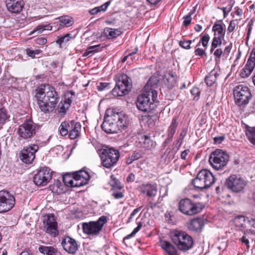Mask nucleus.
I'll return each mask as SVG.
<instances>
[{"label":"nucleus","mask_w":255,"mask_h":255,"mask_svg":"<svg viewBox=\"0 0 255 255\" xmlns=\"http://www.w3.org/2000/svg\"><path fill=\"white\" fill-rule=\"evenodd\" d=\"M245 235L242 237V238L240 239V241L244 244L247 248H249V241L248 238L247 237L246 234L244 233Z\"/></svg>","instance_id":"nucleus-61"},{"label":"nucleus","mask_w":255,"mask_h":255,"mask_svg":"<svg viewBox=\"0 0 255 255\" xmlns=\"http://www.w3.org/2000/svg\"><path fill=\"white\" fill-rule=\"evenodd\" d=\"M137 51V47H136L134 48V50L131 52H128V57H130V59L132 61V62H134L136 61L138 59V57L137 56H134L133 55L136 53Z\"/></svg>","instance_id":"nucleus-54"},{"label":"nucleus","mask_w":255,"mask_h":255,"mask_svg":"<svg viewBox=\"0 0 255 255\" xmlns=\"http://www.w3.org/2000/svg\"><path fill=\"white\" fill-rule=\"evenodd\" d=\"M7 118V116L6 114V111L1 109L0 110V122L1 123L3 124L5 122Z\"/></svg>","instance_id":"nucleus-52"},{"label":"nucleus","mask_w":255,"mask_h":255,"mask_svg":"<svg viewBox=\"0 0 255 255\" xmlns=\"http://www.w3.org/2000/svg\"><path fill=\"white\" fill-rule=\"evenodd\" d=\"M234 2H232L231 3V5L229 6V7H223L221 8V9L222 10L223 13H224V17H225L232 10L233 5Z\"/></svg>","instance_id":"nucleus-57"},{"label":"nucleus","mask_w":255,"mask_h":255,"mask_svg":"<svg viewBox=\"0 0 255 255\" xmlns=\"http://www.w3.org/2000/svg\"><path fill=\"white\" fill-rule=\"evenodd\" d=\"M246 134L249 141L255 144V127H248L247 128Z\"/></svg>","instance_id":"nucleus-34"},{"label":"nucleus","mask_w":255,"mask_h":255,"mask_svg":"<svg viewBox=\"0 0 255 255\" xmlns=\"http://www.w3.org/2000/svg\"><path fill=\"white\" fill-rule=\"evenodd\" d=\"M110 185L112 187V190L121 189L122 187L120 185L118 180L116 179L113 175L111 176V180L109 182Z\"/></svg>","instance_id":"nucleus-41"},{"label":"nucleus","mask_w":255,"mask_h":255,"mask_svg":"<svg viewBox=\"0 0 255 255\" xmlns=\"http://www.w3.org/2000/svg\"><path fill=\"white\" fill-rule=\"evenodd\" d=\"M35 128L33 122L30 120H27L19 127L18 134L21 137L27 139L35 133Z\"/></svg>","instance_id":"nucleus-17"},{"label":"nucleus","mask_w":255,"mask_h":255,"mask_svg":"<svg viewBox=\"0 0 255 255\" xmlns=\"http://www.w3.org/2000/svg\"><path fill=\"white\" fill-rule=\"evenodd\" d=\"M105 31L109 38H116L121 34V31L117 29L108 28L105 29Z\"/></svg>","instance_id":"nucleus-38"},{"label":"nucleus","mask_w":255,"mask_h":255,"mask_svg":"<svg viewBox=\"0 0 255 255\" xmlns=\"http://www.w3.org/2000/svg\"><path fill=\"white\" fill-rule=\"evenodd\" d=\"M52 27L53 26L51 24L38 25L30 32L29 35H31L35 33L39 34L42 33L44 30H51Z\"/></svg>","instance_id":"nucleus-31"},{"label":"nucleus","mask_w":255,"mask_h":255,"mask_svg":"<svg viewBox=\"0 0 255 255\" xmlns=\"http://www.w3.org/2000/svg\"><path fill=\"white\" fill-rule=\"evenodd\" d=\"M141 157V154L140 152L134 151L132 156H131V158L130 159V161L129 163H131L134 160H137L139 158H140Z\"/></svg>","instance_id":"nucleus-59"},{"label":"nucleus","mask_w":255,"mask_h":255,"mask_svg":"<svg viewBox=\"0 0 255 255\" xmlns=\"http://www.w3.org/2000/svg\"><path fill=\"white\" fill-rule=\"evenodd\" d=\"M70 128L69 130V137L71 139H75L80 136L81 129V124L71 121L70 124Z\"/></svg>","instance_id":"nucleus-21"},{"label":"nucleus","mask_w":255,"mask_h":255,"mask_svg":"<svg viewBox=\"0 0 255 255\" xmlns=\"http://www.w3.org/2000/svg\"><path fill=\"white\" fill-rule=\"evenodd\" d=\"M178 123L177 121V118L174 117L172 119L171 124L167 130V136L173 138V135L175 132Z\"/></svg>","instance_id":"nucleus-32"},{"label":"nucleus","mask_w":255,"mask_h":255,"mask_svg":"<svg viewBox=\"0 0 255 255\" xmlns=\"http://www.w3.org/2000/svg\"><path fill=\"white\" fill-rule=\"evenodd\" d=\"M52 178L50 169L48 167L41 168L33 177V182L37 186H45Z\"/></svg>","instance_id":"nucleus-16"},{"label":"nucleus","mask_w":255,"mask_h":255,"mask_svg":"<svg viewBox=\"0 0 255 255\" xmlns=\"http://www.w3.org/2000/svg\"><path fill=\"white\" fill-rule=\"evenodd\" d=\"M212 30L214 32V36L224 38L225 29L221 23H215L213 26Z\"/></svg>","instance_id":"nucleus-30"},{"label":"nucleus","mask_w":255,"mask_h":255,"mask_svg":"<svg viewBox=\"0 0 255 255\" xmlns=\"http://www.w3.org/2000/svg\"><path fill=\"white\" fill-rule=\"evenodd\" d=\"M43 230L51 237L58 235L57 223L53 214H48L44 217L43 221Z\"/></svg>","instance_id":"nucleus-14"},{"label":"nucleus","mask_w":255,"mask_h":255,"mask_svg":"<svg viewBox=\"0 0 255 255\" xmlns=\"http://www.w3.org/2000/svg\"><path fill=\"white\" fill-rule=\"evenodd\" d=\"M157 92L151 89L144 90L142 94L138 96L136 106L138 110L143 112H149L154 108V103L156 100Z\"/></svg>","instance_id":"nucleus-3"},{"label":"nucleus","mask_w":255,"mask_h":255,"mask_svg":"<svg viewBox=\"0 0 255 255\" xmlns=\"http://www.w3.org/2000/svg\"><path fill=\"white\" fill-rule=\"evenodd\" d=\"M107 222V217L102 216L97 221L84 223L83 224V232L89 235H97L100 233L104 225Z\"/></svg>","instance_id":"nucleus-10"},{"label":"nucleus","mask_w":255,"mask_h":255,"mask_svg":"<svg viewBox=\"0 0 255 255\" xmlns=\"http://www.w3.org/2000/svg\"><path fill=\"white\" fill-rule=\"evenodd\" d=\"M203 206L199 203H195L188 198L183 199L179 203V210L183 214L193 216L200 212Z\"/></svg>","instance_id":"nucleus-6"},{"label":"nucleus","mask_w":255,"mask_h":255,"mask_svg":"<svg viewBox=\"0 0 255 255\" xmlns=\"http://www.w3.org/2000/svg\"><path fill=\"white\" fill-rule=\"evenodd\" d=\"M35 43L38 45H44L47 43V39L45 37H39L35 40Z\"/></svg>","instance_id":"nucleus-62"},{"label":"nucleus","mask_w":255,"mask_h":255,"mask_svg":"<svg viewBox=\"0 0 255 255\" xmlns=\"http://www.w3.org/2000/svg\"><path fill=\"white\" fill-rule=\"evenodd\" d=\"M250 69L255 67V49H253L251 53L249 59L247 61Z\"/></svg>","instance_id":"nucleus-40"},{"label":"nucleus","mask_w":255,"mask_h":255,"mask_svg":"<svg viewBox=\"0 0 255 255\" xmlns=\"http://www.w3.org/2000/svg\"><path fill=\"white\" fill-rule=\"evenodd\" d=\"M215 181V178L211 171L207 169H202L193 180L192 184L195 188L201 190L209 188Z\"/></svg>","instance_id":"nucleus-5"},{"label":"nucleus","mask_w":255,"mask_h":255,"mask_svg":"<svg viewBox=\"0 0 255 255\" xmlns=\"http://www.w3.org/2000/svg\"><path fill=\"white\" fill-rule=\"evenodd\" d=\"M228 160V155L222 150L218 149L211 154L209 161L214 168L219 169L227 164Z\"/></svg>","instance_id":"nucleus-9"},{"label":"nucleus","mask_w":255,"mask_h":255,"mask_svg":"<svg viewBox=\"0 0 255 255\" xmlns=\"http://www.w3.org/2000/svg\"><path fill=\"white\" fill-rule=\"evenodd\" d=\"M247 229L244 230L245 234L251 233L255 234V219L249 218L248 219Z\"/></svg>","instance_id":"nucleus-35"},{"label":"nucleus","mask_w":255,"mask_h":255,"mask_svg":"<svg viewBox=\"0 0 255 255\" xmlns=\"http://www.w3.org/2000/svg\"><path fill=\"white\" fill-rule=\"evenodd\" d=\"M110 4V2L108 1L102 4L100 6L96 7L93 9H91L89 10V12L92 15H94L97 14L98 12L100 11H105L107 9L108 6Z\"/></svg>","instance_id":"nucleus-36"},{"label":"nucleus","mask_w":255,"mask_h":255,"mask_svg":"<svg viewBox=\"0 0 255 255\" xmlns=\"http://www.w3.org/2000/svg\"><path fill=\"white\" fill-rule=\"evenodd\" d=\"M164 81L168 88H172L176 84V76L171 72L167 73L164 76Z\"/></svg>","instance_id":"nucleus-26"},{"label":"nucleus","mask_w":255,"mask_h":255,"mask_svg":"<svg viewBox=\"0 0 255 255\" xmlns=\"http://www.w3.org/2000/svg\"><path fill=\"white\" fill-rule=\"evenodd\" d=\"M70 34H67L63 36H61L57 40L56 42L60 45H61L62 43L67 42L69 41L70 39Z\"/></svg>","instance_id":"nucleus-51"},{"label":"nucleus","mask_w":255,"mask_h":255,"mask_svg":"<svg viewBox=\"0 0 255 255\" xmlns=\"http://www.w3.org/2000/svg\"><path fill=\"white\" fill-rule=\"evenodd\" d=\"M62 179L66 186H72V183H73V176L72 177L70 175H66L63 176Z\"/></svg>","instance_id":"nucleus-45"},{"label":"nucleus","mask_w":255,"mask_h":255,"mask_svg":"<svg viewBox=\"0 0 255 255\" xmlns=\"http://www.w3.org/2000/svg\"><path fill=\"white\" fill-rule=\"evenodd\" d=\"M89 179L88 173L84 170L76 172L73 175V183L72 187H80L87 183Z\"/></svg>","instance_id":"nucleus-18"},{"label":"nucleus","mask_w":255,"mask_h":255,"mask_svg":"<svg viewBox=\"0 0 255 255\" xmlns=\"http://www.w3.org/2000/svg\"><path fill=\"white\" fill-rule=\"evenodd\" d=\"M61 244L64 249L70 254H75L78 250L76 241L70 237H66L63 239Z\"/></svg>","instance_id":"nucleus-19"},{"label":"nucleus","mask_w":255,"mask_h":255,"mask_svg":"<svg viewBox=\"0 0 255 255\" xmlns=\"http://www.w3.org/2000/svg\"><path fill=\"white\" fill-rule=\"evenodd\" d=\"M55 20H59L60 22L59 26L57 29L58 30L63 26L69 27L73 24V22L72 18L66 15L56 18Z\"/></svg>","instance_id":"nucleus-27"},{"label":"nucleus","mask_w":255,"mask_h":255,"mask_svg":"<svg viewBox=\"0 0 255 255\" xmlns=\"http://www.w3.org/2000/svg\"><path fill=\"white\" fill-rule=\"evenodd\" d=\"M128 93V75L122 74L116 77V85L112 91L115 97L123 96Z\"/></svg>","instance_id":"nucleus-12"},{"label":"nucleus","mask_w":255,"mask_h":255,"mask_svg":"<svg viewBox=\"0 0 255 255\" xmlns=\"http://www.w3.org/2000/svg\"><path fill=\"white\" fill-rule=\"evenodd\" d=\"M6 5L9 11L18 13L21 11L24 2L23 0H6Z\"/></svg>","instance_id":"nucleus-20"},{"label":"nucleus","mask_w":255,"mask_h":255,"mask_svg":"<svg viewBox=\"0 0 255 255\" xmlns=\"http://www.w3.org/2000/svg\"><path fill=\"white\" fill-rule=\"evenodd\" d=\"M160 246L168 255H178L177 249L171 243L162 241L160 242Z\"/></svg>","instance_id":"nucleus-22"},{"label":"nucleus","mask_w":255,"mask_h":255,"mask_svg":"<svg viewBox=\"0 0 255 255\" xmlns=\"http://www.w3.org/2000/svg\"><path fill=\"white\" fill-rule=\"evenodd\" d=\"M70 123L67 122H62L59 127V131L62 136H65L69 133Z\"/></svg>","instance_id":"nucleus-37"},{"label":"nucleus","mask_w":255,"mask_h":255,"mask_svg":"<svg viewBox=\"0 0 255 255\" xmlns=\"http://www.w3.org/2000/svg\"><path fill=\"white\" fill-rule=\"evenodd\" d=\"M238 24L239 21L237 19L231 20L227 28L228 32H232L235 30Z\"/></svg>","instance_id":"nucleus-43"},{"label":"nucleus","mask_w":255,"mask_h":255,"mask_svg":"<svg viewBox=\"0 0 255 255\" xmlns=\"http://www.w3.org/2000/svg\"><path fill=\"white\" fill-rule=\"evenodd\" d=\"M194 53L195 55H198L200 56H206V53L205 50L201 48H197L195 50Z\"/></svg>","instance_id":"nucleus-55"},{"label":"nucleus","mask_w":255,"mask_h":255,"mask_svg":"<svg viewBox=\"0 0 255 255\" xmlns=\"http://www.w3.org/2000/svg\"><path fill=\"white\" fill-rule=\"evenodd\" d=\"M104 118L101 128L107 133H116L126 127L128 116L124 112L116 113L114 109H108Z\"/></svg>","instance_id":"nucleus-2"},{"label":"nucleus","mask_w":255,"mask_h":255,"mask_svg":"<svg viewBox=\"0 0 255 255\" xmlns=\"http://www.w3.org/2000/svg\"><path fill=\"white\" fill-rule=\"evenodd\" d=\"M191 93L193 95H195V97H199L200 94V90L197 87H194L191 90Z\"/></svg>","instance_id":"nucleus-64"},{"label":"nucleus","mask_w":255,"mask_h":255,"mask_svg":"<svg viewBox=\"0 0 255 255\" xmlns=\"http://www.w3.org/2000/svg\"><path fill=\"white\" fill-rule=\"evenodd\" d=\"M39 252L45 255H54L57 250L52 247L41 246L39 247Z\"/></svg>","instance_id":"nucleus-33"},{"label":"nucleus","mask_w":255,"mask_h":255,"mask_svg":"<svg viewBox=\"0 0 255 255\" xmlns=\"http://www.w3.org/2000/svg\"><path fill=\"white\" fill-rule=\"evenodd\" d=\"M38 149V146L34 144L24 147L19 155L20 160L26 164L32 163L35 158V154Z\"/></svg>","instance_id":"nucleus-15"},{"label":"nucleus","mask_w":255,"mask_h":255,"mask_svg":"<svg viewBox=\"0 0 255 255\" xmlns=\"http://www.w3.org/2000/svg\"><path fill=\"white\" fill-rule=\"evenodd\" d=\"M35 98L40 111L46 114L55 109L59 99L55 88L46 84H41L37 88Z\"/></svg>","instance_id":"nucleus-1"},{"label":"nucleus","mask_w":255,"mask_h":255,"mask_svg":"<svg viewBox=\"0 0 255 255\" xmlns=\"http://www.w3.org/2000/svg\"><path fill=\"white\" fill-rule=\"evenodd\" d=\"M234 95L235 102L239 106L248 104L252 97L249 88L243 85H240L235 87Z\"/></svg>","instance_id":"nucleus-8"},{"label":"nucleus","mask_w":255,"mask_h":255,"mask_svg":"<svg viewBox=\"0 0 255 255\" xmlns=\"http://www.w3.org/2000/svg\"><path fill=\"white\" fill-rule=\"evenodd\" d=\"M249 218H246L244 216H238L236 217L234 220L235 225L238 227L247 229L248 219Z\"/></svg>","instance_id":"nucleus-29"},{"label":"nucleus","mask_w":255,"mask_h":255,"mask_svg":"<svg viewBox=\"0 0 255 255\" xmlns=\"http://www.w3.org/2000/svg\"><path fill=\"white\" fill-rule=\"evenodd\" d=\"M142 227L141 223H138L137 226L135 228L132 233L128 235V238L133 237L136 233H137Z\"/></svg>","instance_id":"nucleus-60"},{"label":"nucleus","mask_w":255,"mask_h":255,"mask_svg":"<svg viewBox=\"0 0 255 255\" xmlns=\"http://www.w3.org/2000/svg\"><path fill=\"white\" fill-rule=\"evenodd\" d=\"M204 227L203 221L200 219H194L191 221L189 228L192 231L202 230Z\"/></svg>","instance_id":"nucleus-28"},{"label":"nucleus","mask_w":255,"mask_h":255,"mask_svg":"<svg viewBox=\"0 0 255 255\" xmlns=\"http://www.w3.org/2000/svg\"><path fill=\"white\" fill-rule=\"evenodd\" d=\"M100 47V45H93L89 47L86 50V51L83 54L84 57H86L89 56L90 54L93 53V52H97L99 51V48Z\"/></svg>","instance_id":"nucleus-39"},{"label":"nucleus","mask_w":255,"mask_h":255,"mask_svg":"<svg viewBox=\"0 0 255 255\" xmlns=\"http://www.w3.org/2000/svg\"><path fill=\"white\" fill-rule=\"evenodd\" d=\"M193 14V12H190L188 14L183 17V24L185 26H187L190 24L192 18L191 15Z\"/></svg>","instance_id":"nucleus-49"},{"label":"nucleus","mask_w":255,"mask_h":255,"mask_svg":"<svg viewBox=\"0 0 255 255\" xmlns=\"http://www.w3.org/2000/svg\"><path fill=\"white\" fill-rule=\"evenodd\" d=\"M224 39V38L215 36H214V37L212 39L211 45H212L213 47H218L221 45L222 43V40Z\"/></svg>","instance_id":"nucleus-44"},{"label":"nucleus","mask_w":255,"mask_h":255,"mask_svg":"<svg viewBox=\"0 0 255 255\" xmlns=\"http://www.w3.org/2000/svg\"><path fill=\"white\" fill-rule=\"evenodd\" d=\"M140 142L143 148L148 150L155 147L156 146V142L152 140L150 136L146 135L141 136Z\"/></svg>","instance_id":"nucleus-23"},{"label":"nucleus","mask_w":255,"mask_h":255,"mask_svg":"<svg viewBox=\"0 0 255 255\" xmlns=\"http://www.w3.org/2000/svg\"><path fill=\"white\" fill-rule=\"evenodd\" d=\"M192 42L191 40H183L182 41H180L179 43V45L182 47L188 49L190 48V44Z\"/></svg>","instance_id":"nucleus-53"},{"label":"nucleus","mask_w":255,"mask_h":255,"mask_svg":"<svg viewBox=\"0 0 255 255\" xmlns=\"http://www.w3.org/2000/svg\"><path fill=\"white\" fill-rule=\"evenodd\" d=\"M119 156L118 150L108 147L101 150L100 155L103 165L106 168H110L116 163Z\"/></svg>","instance_id":"nucleus-7"},{"label":"nucleus","mask_w":255,"mask_h":255,"mask_svg":"<svg viewBox=\"0 0 255 255\" xmlns=\"http://www.w3.org/2000/svg\"><path fill=\"white\" fill-rule=\"evenodd\" d=\"M26 54L32 58H34L35 55H38L41 52V50L39 49H36L35 50H31L30 49H27L26 50Z\"/></svg>","instance_id":"nucleus-50"},{"label":"nucleus","mask_w":255,"mask_h":255,"mask_svg":"<svg viewBox=\"0 0 255 255\" xmlns=\"http://www.w3.org/2000/svg\"><path fill=\"white\" fill-rule=\"evenodd\" d=\"M210 37L208 34H205L203 35L199 41V43H198V45L201 43L202 45L204 47L206 48L208 45L209 41L210 40Z\"/></svg>","instance_id":"nucleus-46"},{"label":"nucleus","mask_w":255,"mask_h":255,"mask_svg":"<svg viewBox=\"0 0 255 255\" xmlns=\"http://www.w3.org/2000/svg\"><path fill=\"white\" fill-rule=\"evenodd\" d=\"M214 55L216 57V59L219 60L222 56H224L223 51L221 48H217L214 52Z\"/></svg>","instance_id":"nucleus-56"},{"label":"nucleus","mask_w":255,"mask_h":255,"mask_svg":"<svg viewBox=\"0 0 255 255\" xmlns=\"http://www.w3.org/2000/svg\"><path fill=\"white\" fill-rule=\"evenodd\" d=\"M142 193H146L149 197H154L157 193V187L155 184H147L143 186Z\"/></svg>","instance_id":"nucleus-24"},{"label":"nucleus","mask_w":255,"mask_h":255,"mask_svg":"<svg viewBox=\"0 0 255 255\" xmlns=\"http://www.w3.org/2000/svg\"><path fill=\"white\" fill-rule=\"evenodd\" d=\"M112 196L115 198V199H120L123 197L124 195L123 193L121 191H115V189L112 190Z\"/></svg>","instance_id":"nucleus-58"},{"label":"nucleus","mask_w":255,"mask_h":255,"mask_svg":"<svg viewBox=\"0 0 255 255\" xmlns=\"http://www.w3.org/2000/svg\"><path fill=\"white\" fill-rule=\"evenodd\" d=\"M171 238L173 243L181 251H188L193 247L192 238L185 232L174 231L171 233Z\"/></svg>","instance_id":"nucleus-4"},{"label":"nucleus","mask_w":255,"mask_h":255,"mask_svg":"<svg viewBox=\"0 0 255 255\" xmlns=\"http://www.w3.org/2000/svg\"><path fill=\"white\" fill-rule=\"evenodd\" d=\"M69 108V104H66L61 102L59 103L57 108L58 112L61 114H65Z\"/></svg>","instance_id":"nucleus-42"},{"label":"nucleus","mask_w":255,"mask_h":255,"mask_svg":"<svg viewBox=\"0 0 255 255\" xmlns=\"http://www.w3.org/2000/svg\"><path fill=\"white\" fill-rule=\"evenodd\" d=\"M227 187L233 192L238 193L242 191L246 186L247 182L240 175H230L226 181Z\"/></svg>","instance_id":"nucleus-11"},{"label":"nucleus","mask_w":255,"mask_h":255,"mask_svg":"<svg viewBox=\"0 0 255 255\" xmlns=\"http://www.w3.org/2000/svg\"><path fill=\"white\" fill-rule=\"evenodd\" d=\"M15 204V198L6 190L0 191V213L10 210Z\"/></svg>","instance_id":"nucleus-13"},{"label":"nucleus","mask_w":255,"mask_h":255,"mask_svg":"<svg viewBox=\"0 0 255 255\" xmlns=\"http://www.w3.org/2000/svg\"><path fill=\"white\" fill-rule=\"evenodd\" d=\"M219 73L216 70H213L205 78V82L208 86H211L215 84Z\"/></svg>","instance_id":"nucleus-25"},{"label":"nucleus","mask_w":255,"mask_h":255,"mask_svg":"<svg viewBox=\"0 0 255 255\" xmlns=\"http://www.w3.org/2000/svg\"><path fill=\"white\" fill-rule=\"evenodd\" d=\"M225 139L224 135L216 136L214 138V143L216 144L221 143Z\"/></svg>","instance_id":"nucleus-63"},{"label":"nucleus","mask_w":255,"mask_h":255,"mask_svg":"<svg viewBox=\"0 0 255 255\" xmlns=\"http://www.w3.org/2000/svg\"><path fill=\"white\" fill-rule=\"evenodd\" d=\"M249 66V65H248V63H247L245 68L243 70V71H242L241 73V75L242 77H248L253 71L254 68L250 69Z\"/></svg>","instance_id":"nucleus-47"},{"label":"nucleus","mask_w":255,"mask_h":255,"mask_svg":"<svg viewBox=\"0 0 255 255\" xmlns=\"http://www.w3.org/2000/svg\"><path fill=\"white\" fill-rule=\"evenodd\" d=\"M110 88V84L109 83L101 82L97 86V89L99 91H102L105 90H108Z\"/></svg>","instance_id":"nucleus-48"}]
</instances>
